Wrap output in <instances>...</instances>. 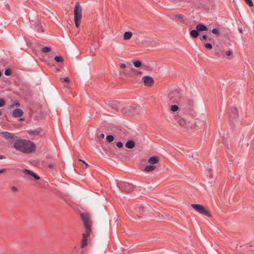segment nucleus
Segmentation results:
<instances>
[{
  "mask_svg": "<svg viewBox=\"0 0 254 254\" xmlns=\"http://www.w3.org/2000/svg\"><path fill=\"white\" fill-rule=\"evenodd\" d=\"M74 16L75 25L76 27L78 28L82 17V9L79 3L75 4L74 9Z\"/></svg>",
  "mask_w": 254,
  "mask_h": 254,
  "instance_id": "20e7f679",
  "label": "nucleus"
},
{
  "mask_svg": "<svg viewBox=\"0 0 254 254\" xmlns=\"http://www.w3.org/2000/svg\"><path fill=\"white\" fill-rule=\"evenodd\" d=\"M126 66V65L125 64L122 63L120 64V67L121 68H124Z\"/></svg>",
  "mask_w": 254,
  "mask_h": 254,
  "instance_id": "4c0bfd02",
  "label": "nucleus"
},
{
  "mask_svg": "<svg viewBox=\"0 0 254 254\" xmlns=\"http://www.w3.org/2000/svg\"><path fill=\"white\" fill-rule=\"evenodd\" d=\"M238 30H239V31L241 33H242V32H243V30H242V29L241 28H238Z\"/></svg>",
  "mask_w": 254,
  "mask_h": 254,
  "instance_id": "37998d69",
  "label": "nucleus"
},
{
  "mask_svg": "<svg viewBox=\"0 0 254 254\" xmlns=\"http://www.w3.org/2000/svg\"><path fill=\"white\" fill-rule=\"evenodd\" d=\"M40 132V130L39 129H35L34 130H31L28 131V133L31 135H38L39 134Z\"/></svg>",
  "mask_w": 254,
  "mask_h": 254,
  "instance_id": "f3484780",
  "label": "nucleus"
},
{
  "mask_svg": "<svg viewBox=\"0 0 254 254\" xmlns=\"http://www.w3.org/2000/svg\"><path fill=\"white\" fill-rule=\"evenodd\" d=\"M209 175L210 177H211V178L212 177V174L211 172H209Z\"/></svg>",
  "mask_w": 254,
  "mask_h": 254,
  "instance_id": "a18cd8bd",
  "label": "nucleus"
},
{
  "mask_svg": "<svg viewBox=\"0 0 254 254\" xmlns=\"http://www.w3.org/2000/svg\"><path fill=\"white\" fill-rule=\"evenodd\" d=\"M105 135L104 133H101L100 134V137L101 138H103L104 137Z\"/></svg>",
  "mask_w": 254,
  "mask_h": 254,
  "instance_id": "79ce46f5",
  "label": "nucleus"
},
{
  "mask_svg": "<svg viewBox=\"0 0 254 254\" xmlns=\"http://www.w3.org/2000/svg\"><path fill=\"white\" fill-rule=\"evenodd\" d=\"M145 210L142 205L140 204H137L135 205L133 212L138 216V217L141 218Z\"/></svg>",
  "mask_w": 254,
  "mask_h": 254,
  "instance_id": "6e6552de",
  "label": "nucleus"
},
{
  "mask_svg": "<svg viewBox=\"0 0 254 254\" xmlns=\"http://www.w3.org/2000/svg\"><path fill=\"white\" fill-rule=\"evenodd\" d=\"M81 218L83 222L84 226L85 228V232L83 233L80 248L81 249L85 248L88 245V238L91 233V221L86 213H81Z\"/></svg>",
  "mask_w": 254,
  "mask_h": 254,
  "instance_id": "f03ea898",
  "label": "nucleus"
},
{
  "mask_svg": "<svg viewBox=\"0 0 254 254\" xmlns=\"http://www.w3.org/2000/svg\"><path fill=\"white\" fill-rule=\"evenodd\" d=\"M179 110V107L177 105H173L171 106V110L172 112H176Z\"/></svg>",
  "mask_w": 254,
  "mask_h": 254,
  "instance_id": "393cba45",
  "label": "nucleus"
},
{
  "mask_svg": "<svg viewBox=\"0 0 254 254\" xmlns=\"http://www.w3.org/2000/svg\"><path fill=\"white\" fill-rule=\"evenodd\" d=\"M79 161L82 162L83 164H85V168H87L88 167V165L87 163H86L84 160H82L81 159H78Z\"/></svg>",
  "mask_w": 254,
  "mask_h": 254,
  "instance_id": "f704fd0d",
  "label": "nucleus"
},
{
  "mask_svg": "<svg viewBox=\"0 0 254 254\" xmlns=\"http://www.w3.org/2000/svg\"><path fill=\"white\" fill-rule=\"evenodd\" d=\"M229 121L234 120L237 118V110L235 107H231L228 110Z\"/></svg>",
  "mask_w": 254,
  "mask_h": 254,
  "instance_id": "1a4fd4ad",
  "label": "nucleus"
},
{
  "mask_svg": "<svg viewBox=\"0 0 254 254\" xmlns=\"http://www.w3.org/2000/svg\"><path fill=\"white\" fill-rule=\"evenodd\" d=\"M227 56L229 57L232 55V52L230 50H228L226 52Z\"/></svg>",
  "mask_w": 254,
  "mask_h": 254,
  "instance_id": "e433bc0d",
  "label": "nucleus"
},
{
  "mask_svg": "<svg viewBox=\"0 0 254 254\" xmlns=\"http://www.w3.org/2000/svg\"><path fill=\"white\" fill-rule=\"evenodd\" d=\"M204 46L208 49H211L213 47L212 45L210 43L205 44Z\"/></svg>",
  "mask_w": 254,
  "mask_h": 254,
  "instance_id": "c85d7f7f",
  "label": "nucleus"
},
{
  "mask_svg": "<svg viewBox=\"0 0 254 254\" xmlns=\"http://www.w3.org/2000/svg\"><path fill=\"white\" fill-rule=\"evenodd\" d=\"M246 3L250 7L254 5L253 2L252 0H244Z\"/></svg>",
  "mask_w": 254,
  "mask_h": 254,
  "instance_id": "bb28decb",
  "label": "nucleus"
},
{
  "mask_svg": "<svg viewBox=\"0 0 254 254\" xmlns=\"http://www.w3.org/2000/svg\"><path fill=\"white\" fill-rule=\"evenodd\" d=\"M14 104H15V106H16V107H20V104H19V103L18 101H15L14 102Z\"/></svg>",
  "mask_w": 254,
  "mask_h": 254,
  "instance_id": "58836bf2",
  "label": "nucleus"
},
{
  "mask_svg": "<svg viewBox=\"0 0 254 254\" xmlns=\"http://www.w3.org/2000/svg\"><path fill=\"white\" fill-rule=\"evenodd\" d=\"M132 33L131 32L127 31L125 32L124 34V39L125 40H128L131 38Z\"/></svg>",
  "mask_w": 254,
  "mask_h": 254,
  "instance_id": "a211bd4d",
  "label": "nucleus"
},
{
  "mask_svg": "<svg viewBox=\"0 0 254 254\" xmlns=\"http://www.w3.org/2000/svg\"><path fill=\"white\" fill-rule=\"evenodd\" d=\"M63 82L68 83L69 82V79L68 77H65L63 79Z\"/></svg>",
  "mask_w": 254,
  "mask_h": 254,
  "instance_id": "72a5a7b5",
  "label": "nucleus"
},
{
  "mask_svg": "<svg viewBox=\"0 0 254 254\" xmlns=\"http://www.w3.org/2000/svg\"><path fill=\"white\" fill-rule=\"evenodd\" d=\"M159 161L158 158L157 156H152L148 159V162L151 164H155Z\"/></svg>",
  "mask_w": 254,
  "mask_h": 254,
  "instance_id": "2eb2a0df",
  "label": "nucleus"
},
{
  "mask_svg": "<svg viewBox=\"0 0 254 254\" xmlns=\"http://www.w3.org/2000/svg\"><path fill=\"white\" fill-rule=\"evenodd\" d=\"M215 55L218 57H224V51L221 49L219 48L217 51L215 52Z\"/></svg>",
  "mask_w": 254,
  "mask_h": 254,
  "instance_id": "6ab92c4d",
  "label": "nucleus"
},
{
  "mask_svg": "<svg viewBox=\"0 0 254 254\" xmlns=\"http://www.w3.org/2000/svg\"><path fill=\"white\" fill-rule=\"evenodd\" d=\"M11 189L12 191H14V192H16L17 191L18 189L17 188V187H15V186H12L11 187Z\"/></svg>",
  "mask_w": 254,
  "mask_h": 254,
  "instance_id": "c9c22d12",
  "label": "nucleus"
},
{
  "mask_svg": "<svg viewBox=\"0 0 254 254\" xmlns=\"http://www.w3.org/2000/svg\"><path fill=\"white\" fill-rule=\"evenodd\" d=\"M169 101L171 103H181L183 101V94L180 89H176L171 91L168 95Z\"/></svg>",
  "mask_w": 254,
  "mask_h": 254,
  "instance_id": "7ed1b4c3",
  "label": "nucleus"
},
{
  "mask_svg": "<svg viewBox=\"0 0 254 254\" xmlns=\"http://www.w3.org/2000/svg\"><path fill=\"white\" fill-rule=\"evenodd\" d=\"M2 113L0 111V116L1 115Z\"/></svg>",
  "mask_w": 254,
  "mask_h": 254,
  "instance_id": "603ef678",
  "label": "nucleus"
},
{
  "mask_svg": "<svg viewBox=\"0 0 254 254\" xmlns=\"http://www.w3.org/2000/svg\"><path fill=\"white\" fill-rule=\"evenodd\" d=\"M5 105V101L3 99H0V108L3 107Z\"/></svg>",
  "mask_w": 254,
  "mask_h": 254,
  "instance_id": "7c9ffc66",
  "label": "nucleus"
},
{
  "mask_svg": "<svg viewBox=\"0 0 254 254\" xmlns=\"http://www.w3.org/2000/svg\"><path fill=\"white\" fill-rule=\"evenodd\" d=\"M189 102H190H190H191V100L190 99H189Z\"/></svg>",
  "mask_w": 254,
  "mask_h": 254,
  "instance_id": "3c124183",
  "label": "nucleus"
},
{
  "mask_svg": "<svg viewBox=\"0 0 254 254\" xmlns=\"http://www.w3.org/2000/svg\"><path fill=\"white\" fill-rule=\"evenodd\" d=\"M132 62L135 67L138 68L141 65V62L139 60H133Z\"/></svg>",
  "mask_w": 254,
  "mask_h": 254,
  "instance_id": "aec40b11",
  "label": "nucleus"
},
{
  "mask_svg": "<svg viewBox=\"0 0 254 254\" xmlns=\"http://www.w3.org/2000/svg\"><path fill=\"white\" fill-rule=\"evenodd\" d=\"M11 73V72L9 69H5L4 70V74L5 75L8 76L10 75Z\"/></svg>",
  "mask_w": 254,
  "mask_h": 254,
  "instance_id": "c756f323",
  "label": "nucleus"
},
{
  "mask_svg": "<svg viewBox=\"0 0 254 254\" xmlns=\"http://www.w3.org/2000/svg\"><path fill=\"white\" fill-rule=\"evenodd\" d=\"M51 49L49 47H44L42 49V52L44 53H47L48 52H50L51 51Z\"/></svg>",
  "mask_w": 254,
  "mask_h": 254,
  "instance_id": "a878e982",
  "label": "nucleus"
},
{
  "mask_svg": "<svg viewBox=\"0 0 254 254\" xmlns=\"http://www.w3.org/2000/svg\"><path fill=\"white\" fill-rule=\"evenodd\" d=\"M23 115V112L20 109H16L12 112V116L14 118L21 117Z\"/></svg>",
  "mask_w": 254,
  "mask_h": 254,
  "instance_id": "ddd939ff",
  "label": "nucleus"
},
{
  "mask_svg": "<svg viewBox=\"0 0 254 254\" xmlns=\"http://www.w3.org/2000/svg\"><path fill=\"white\" fill-rule=\"evenodd\" d=\"M23 120H24V119L23 118H20V121H23Z\"/></svg>",
  "mask_w": 254,
  "mask_h": 254,
  "instance_id": "8fccbe9b",
  "label": "nucleus"
},
{
  "mask_svg": "<svg viewBox=\"0 0 254 254\" xmlns=\"http://www.w3.org/2000/svg\"><path fill=\"white\" fill-rule=\"evenodd\" d=\"M117 186L121 191L126 192H129L133 189V186L131 184L126 182H118Z\"/></svg>",
  "mask_w": 254,
  "mask_h": 254,
  "instance_id": "423d86ee",
  "label": "nucleus"
},
{
  "mask_svg": "<svg viewBox=\"0 0 254 254\" xmlns=\"http://www.w3.org/2000/svg\"><path fill=\"white\" fill-rule=\"evenodd\" d=\"M125 146L128 149H132L134 147L135 143L133 141L129 140L127 142V143L125 144Z\"/></svg>",
  "mask_w": 254,
  "mask_h": 254,
  "instance_id": "dca6fc26",
  "label": "nucleus"
},
{
  "mask_svg": "<svg viewBox=\"0 0 254 254\" xmlns=\"http://www.w3.org/2000/svg\"><path fill=\"white\" fill-rule=\"evenodd\" d=\"M114 137L112 135H108L106 137V140L108 142L111 143L114 140Z\"/></svg>",
  "mask_w": 254,
  "mask_h": 254,
  "instance_id": "5701e85b",
  "label": "nucleus"
},
{
  "mask_svg": "<svg viewBox=\"0 0 254 254\" xmlns=\"http://www.w3.org/2000/svg\"><path fill=\"white\" fill-rule=\"evenodd\" d=\"M208 38V36L206 35H203L202 36V39L203 40L207 39Z\"/></svg>",
  "mask_w": 254,
  "mask_h": 254,
  "instance_id": "ea45409f",
  "label": "nucleus"
},
{
  "mask_svg": "<svg viewBox=\"0 0 254 254\" xmlns=\"http://www.w3.org/2000/svg\"><path fill=\"white\" fill-rule=\"evenodd\" d=\"M6 169H2L0 170V174L3 173V172H5Z\"/></svg>",
  "mask_w": 254,
  "mask_h": 254,
  "instance_id": "a19ab883",
  "label": "nucleus"
},
{
  "mask_svg": "<svg viewBox=\"0 0 254 254\" xmlns=\"http://www.w3.org/2000/svg\"><path fill=\"white\" fill-rule=\"evenodd\" d=\"M190 35L193 38H196L199 35V33L197 29L192 30L190 31Z\"/></svg>",
  "mask_w": 254,
  "mask_h": 254,
  "instance_id": "412c9836",
  "label": "nucleus"
},
{
  "mask_svg": "<svg viewBox=\"0 0 254 254\" xmlns=\"http://www.w3.org/2000/svg\"><path fill=\"white\" fill-rule=\"evenodd\" d=\"M39 30L40 32H43V29L42 28H40Z\"/></svg>",
  "mask_w": 254,
  "mask_h": 254,
  "instance_id": "49530a36",
  "label": "nucleus"
},
{
  "mask_svg": "<svg viewBox=\"0 0 254 254\" xmlns=\"http://www.w3.org/2000/svg\"><path fill=\"white\" fill-rule=\"evenodd\" d=\"M0 135H1L6 140L9 141H11L12 139H16L17 138V137L15 136L14 134L10 133L8 131L0 132Z\"/></svg>",
  "mask_w": 254,
  "mask_h": 254,
  "instance_id": "9d476101",
  "label": "nucleus"
},
{
  "mask_svg": "<svg viewBox=\"0 0 254 254\" xmlns=\"http://www.w3.org/2000/svg\"><path fill=\"white\" fill-rule=\"evenodd\" d=\"M212 33L216 34L217 35H219L220 34V32L218 29L217 28H214L212 30Z\"/></svg>",
  "mask_w": 254,
  "mask_h": 254,
  "instance_id": "cd10ccee",
  "label": "nucleus"
},
{
  "mask_svg": "<svg viewBox=\"0 0 254 254\" xmlns=\"http://www.w3.org/2000/svg\"><path fill=\"white\" fill-rule=\"evenodd\" d=\"M169 17L181 26L184 24L186 19L184 15L180 14H171L169 15Z\"/></svg>",
  "mask_w": 254,
  "mask_h": 254,
  "instance_id": "39448f33",
  "label": "nucleus"
},
{
  "mask_svg": "<svg viewBox=\"0 0 254 254\" xmlns=\"http://www.w3.org/2000/svg\"><path fill=\"white\" fill-rule=\"evenodd\" d=\"M4 158L5 157L4 156L0 155V159H4Z\"/></svg>",
  "mask_w": 254,
  "mask_h": 254,
  "instance_id": "c03bdc74",
  "label": "nucleus"
},
{
  "mask_svg": "<svg viewBox=\"0 0 254 254\" xmlns=\"http://www.w3.org/2000/svg\"><path fill=\"white\" fill-rule=\"evenodd\" d=\"M123 144L121 142L118 141L116 143V146L119 148H121L123 147Z\"/></svg>",
  "mask_w": 254,
  "mask_h": 254,
  "instance_id": "2f4dec72",
  "label": "nucleus"
},
{
  "mask_svg": "<svg viewBox=\"0 0 254 254\" xmlns=\"http://www.w3.org/2000/svg\"><path fill=\"white\" fill-rule=\"evenodd\" d=\"M23 174L25 176H31L35 180H38L40 179V177L38 176L37 174L33 172L32 171L27 170V169H24L23 170Z\"/></svg>",
  "mask_w": 254,
  "mask_h": 254,
  "instance_id": "9b49d317",
  "label": "nucleus"
},
{
  "mask_svg": "<svg viewBox=\"0 0 254 254\" xmlns=\"http://www.w3.org/2000/svg\"><path fill=\"white\" fill-rule=\"evenodd\" d=\"M191 206L200 214L210 217L211 214L202 205L199 204H192Z\"/></svg>",
  "mask_w": 254,
  "mask_h": 254,
  "instance_id": "0eeeda50",
  "label": "nucleus"
},
{
  "mask_svg": "<svg viewBox=\"0 0 254 254\" xmlns=\"http://www.w3.org/2000/svg\"><path fill=\"white\" fill-rule=\"evenodd\" d=\"M209 41H211L212 40V38H208V39H207Z\"/></svg>",
  "mask_w": 254,
  "mask_h": 254,
  "instance_id": "de8ad7c7",
  "label": "nucleus"
},
{
  "mask_svg": "<svg viewBox=\"0 0 254 254\" xmlns=\"http://www.w3.org/2000/svg\"><path fill=\"white\" fill-rule=\"evenodd\" d=\"M55 163H50L49 164H48V167L50 169H53L55 167Z\"/></svg>",
  "mask_w": 254,
  "mask_h": 254,
  "instance_id": "473e14b6",
  "label": "nucleus"
},
{
  "mask_svg": "<svg viewBox=\"0 0 254 254\" xmlns=\"http://www.w3.org/2000/svg\"><path fill=\"white\" fill-rule=\"evenodd\" d=\"M196 29L198 31H206L208 30V28L202 23L198 24L196 26Z\"/></svg>",
  "mask_w": 254,
  "mask_h": 254,
  "instance_id": "4468645a",
  "label": "nucleus"
},
{
  "mask_svg": "<svg viewBox=\"0 0 254 254\" xmlns=\"http://www.w3.org/2000/svg\"><path fill=\"white\" fill-rule=\"evenodd\" d=\"M54 59L58 63H61L64 61V59L61 56H56L55 57Z\"/></svg>",
  "mask_w": 254,
  "mask_h": 254,
  "instance_id": "b1692460",
  "label": "nucleus"
},
{
  "mask_svg": "<svg viewBox=\"0 0 254 254\" xmlns=\"http://www.w3.org/2000/svg\"><path fill=\"white\" fill-rule=\"evenodd\" d=\"M1 75H2V73H1V72L0 71V77H1Z\"/></svg>",
  "mask_w": 254,
  "mask_h": 254,
  "instance_id": "09e8293b",
  "label": "nucleus"
},
{
  "mask_svg": "<svg viewBox=\"0 0 254 254\" xmlns=\"http://www.w3.org/2000/svg\"><path fill=\"white\" fill-rule=\"evenodd\" d=\"M13 147L18 151L22 153H32L35 150V144L25 139H17L13 143Z\"/></svg>",
  "mask_w": 254,
  "mask_h": 254,
  "instance_id": "f257e3e1",
  "label": "nucleus"
},
{
  "mask_svg": "<svg viewBox=\"0 0 254 254\" xmlns=\"http://www.w3.org/2000/svg\"><path fill=\"white\" fill-rule=\"evenodd\" d=\"M155 166L152 165H148L146 166L144 169L145 171L149 172L153 171L155 169Z\"/></svg>",
  "mask_w": 254,
  "mask_h": 254,
  "instance_id": "4be33fe9",
  "label": "nucleus"
},
{
  "mask_svg": "<svg viewBox=\"0 0 254 254\" xmlns=\"http://www.w3.org/2000/svg\"><path fill=\"white\" fill-rule=\"evenodd\" d=\"M142 80L145 85L147 86H150L154 83L153 78L150 76H144Z\"/></svg>",
  "mask_w": 254,
  "mask_h": 254,
  "instance_id": "f8f14e48",
  "label": "nucleus"
}]
</instances>
